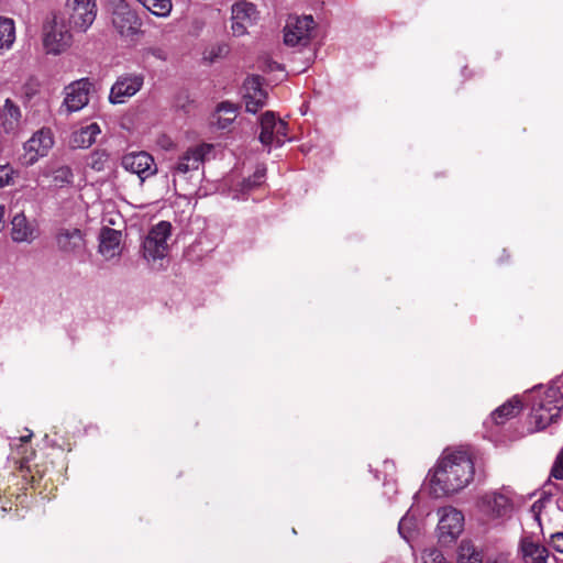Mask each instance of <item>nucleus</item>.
Wrapping results in <instances>:
<instances>
[{
	"mask_svg": "<svg viewBox=\"0 0 563 563\" xmlns=\"http://www.w3.org/2000/svg\"><path fill=\"white\" fill-rule=\"evenodd\" d=\"M474 463L463 451L445 450L433 467L430 486L435 496L459 493L472 482Z\"/></svg>",
	"mask_w": 563,
	"mask_h": 563,
	"instance_id": "1",
	"label": "nucleus"
},
{
	"mask_svg": "<svg viewBox=\"0 0 563 563\" xmlns=\"http://www.w3.org/2000/svg\"><path fill=\"white\" fill-rule=\"evenodd\" d=\"M530 422L537 431L554 422L563 409V396L558 387L539 388L536 391Z\"/></svg>",
	"mask_w": 563,
	"mask_h": 563,
	"instance_id": "2",
	"label": "nucleus"
},
{
	"mask_svg": "<svg viewBox=\"0 0 563 563\" xmlns=\"http://www.w3.org/2000/svg\"><path fill=\"white\" fill-rule=\"evenodd\" d=\"M476 507L487 520L510 517L515 508V494L506 487L486 492L478 498Z\"/></svg>",
	"mask_w": 563,
	"mask_h": 563,
	"instance_id": "3",
	"label": "nucleus"
},
{
	"mask_svg": "<svg viewBox=\"0 0 563 563\" xmlns=\"http://www.w3.org/2000/svg\"><path fill=\"white\" fill-rule=\"evenodd\" d=\"M57 251L67 260L84 262L88 254L86 233L75 227L62 228L55 235Z\"/></svg>",
	"mask_w": 563,
	"mask_h": 563,
	"instance_id": "4",
	"label": "nucleus"
},
{
	"mask_svg": "<svg viewBox=\"0 0 563 563\" xmlns=\"http://www.w3.org/2000/svg\"><path fill=\"white\" fill-rule=\"evenodd\" d=\"M43 48L46 54L59 55L73 44V34L63 19L54 16L43 26Z\"/></svg>",
	"mask_w": 563,
	"mask_h": 563,
	"instance_id": "5",
	"label": "nucleus"
},
{
	"mask_svg": "<svg viewBox=\"0 0 563 563\" xmlns=\"http://www.w3.org/2000/svg\"><path fill=\"white\" fill-rule=\"evenodd\" d=\"M170 234L172 224L167 221H161L150 230L143 242V256L148 263L155 264L167 256Z\"/></svg>",
	"mask_w": 563,
	"mask_h": 563,
	"instance_id": "6",
	"label": "nucleus"
},
{
	"mask_svg": "<svg viewBox=\"0 0 563 563\" xmlns=\"http://www.w3.org/2000/svg\"><path fill=\"white\" fill-rule=\"evenodd\" d=\"M55 144L54 133L49 128H41L23 144V153L19 157L22 166L30 167L46 157Z\"/></svg>",
	"mask_w": 563,
	"mask_h": 563,
	"instance_id": "7",
	"label": "nucleus"
},
{
	"mask_svg": "<svg viewBox=\"0 0 563 563\" xmlns=\"http://www.w3.org/2000/svg\"><path fill=\"white\" fill-rule=\"evenodd\" d=\"M111 22L125 40H134L141 32L142 22L124 0H111Z\"/></svg>",
	"mask_w": 563,
	"mask_h": 563,
	"instance_id": "8",
	"label": "nucleus"
},
{
	"mask_svg": "<svg viewBox=\"0 0 563 563\" xmlns=\"http://www.w3.org/2000/svg\"><path fill=\"white\" fill-rule=\"evenodd\" d=\"M65 10L68 26L75 32L85 33L97 16V0H66Z\"/></svg>",
	"mask_w": 563,
	"mask_h": 563,
	"instance_id": "9",
	"label": "nucleus"
},
{
	"mask_svg": "<svg viewBox=\"0 0 563 563\" xmlns=\"http://www.w3.org/2000/svg\"><path fill=\"white\" fill-rule=\"evenodd\" d=\"M438 537L442 543L456 540L464 530V515L454 507H443L438 510Z\"/></svg>",
	"mask_w": 563,
	"mask_h": 563,
	"instance_id": "10",
	"label": "nucleus"
},
{
	"mask_svg": "<svg viewBox=\"0 0 563 563\" xmlns=\"http://www.w3.org/2000/svg\"><path fill=\"white\" fill-rule=\"evenodd\" d=\"M260 126L258 140L268 151L285 143L287 123L276 118L274 112L266 111L260 119Z\"/></svg>",
	"mask_w": 563,
	"mask_h": 563,
	"instance_id": "11",
	"label": "nucleus"
},
{
	"mask_svg": "<svg viewBox=\"0 0 563 563\" xmlns=\"http://www.w3.org/2000/svg\"><path fill=\"white\" fill-rule=\"evenodd\" d=\"M144 80L145 77L142 73H124L120 75L110 89V103H124L142 89Z\"/></svg>",
	"mask_w": 563,
	"mask_h": 563,
	"instance_id": "12",
	"label": "nucleus"
},
{
	"mask_svg": "<svg viewBox=\"0 0 563 563\" xmlns=\"http://www.w3.org/2000/svg\"><path fill=\"white\" fill-rule=\"evenodd\" d=\"M260 18V12L253 2L238 0L231 5V31L234 36H243L250 26Z\"/></svg>",
	"mask_w": 563,
	"mask_h": 563,
	"instance_id": "13",
	"label": "nucleus"
},
{
	"mask_svg": "<svg viewBox=\"0 0 563 563\" xmlns=\"http://www.w3.org/2000/svg\"><path fill=\"white\" fill-rule=\"evenodd\" d=\"M314 29V21L311 15H290L284 27V41L286 45H307Z\"/></svg>",
	"mask_w": 563,
	"mask_h": 563,
	"instance_id": "14",
	"label": "nucleus"
},
{
	"mask_svg": "<svg viewBox=\"0 0 563 563\" xmlns=\"http://www.w3.org/2000/svg\"><path fill=\"white\" fill-rule=\"evenodd\" d=\"M121 165L126 172L135 174L141 183H144L157 173L154 157L143 151L125 154L121 159Z\"/></svg>",
	"mask_w": 563,
	"mask_h": 563,
	"instance_id": "15",
	"label": "nucleus"
},
{
	"mask_svg": "<svg viewBox=\"0 0 563 563\" xmlns=\"http://www.w3.org/2000/svg\"><path fill=\"white\" fill-rule=\"evenodd\" d=\"M212 148L211 144L206 143L188 148L173 167V176H185L189 172L197 170Z\"/></svg>",
	"mask_w": 563,
	"mask_h": 563,
	"instance_id": "16",
	"label": "nucleus"
},
{
	"mask_svg": "<svg viewBox=\"0 0 563 563\" xmlns=\"http://www.w3.org/2000/svg\"><path fill=\"white\" fill-rule=\"evenodd\" d=\"M91 84L82 78L68 85L65 89L64 107L68 112L81 110L89 101Z\"/></svg>",
	"mask_w": 563,
	"mask_h": 563,
	"instance_id": "17",
	"label": "nucleus"
},
{
	"mask_svg": "<svg viewBox=\"0 0 563 563\" xmlns=\"http://www.w3.org/2000/svg\"><path fill=\"white\" fill-rule=\"evenodd\" d=\"M267 100V93L258 77H251L243 85V101L247 112L256 113Z\"/></svg>",
	"mask_w": 563,
	"mask_h": 563,
	"instance_id": "18",
	"label": "nucleus"
},
{
	"mask_svg": "<svg viewBox=\"0 0 563 563\" xmlns=\"http://www.w3.org/2000/svg\"><path fill=\"white\" fill-rule=\"evenodd\" d=\"M11 236L14 242H26L31 243L34 241L37 235L38 231L36 228L35 222L29 221L24 213L20 212L16 213L12 221H11Z\"/></svg>",
	"mask_w": 563,
	"mask_h": 563,
	"instance_id": "19",
	"label": "nucleus"
},
{
	"mask_svg": "<svg viewBox=\"0 0 563 563\" xmlns=\"http://www.w3.org/2000/svg\"><path fill=\"white\" fill-rule=\"evenodd\" d=\"M121 231L103 228L99 238V253L106 260L118 257L121 253Z\"/></svg>",
	"mask_w": 563,
	"mask_h": 563,
	"instance_id": "20",
	"label": "nucleus"
},
{
	"mask_svg": "<svg viewBox=\"0 0 563 563\" xmlns=\"http://www.w3.org/2000/svg\"><path fill=\"white\" fill-rule=\"evenodd\" d=\"M521 556L525 563H547L548 549L531 538H523L520 545Z\"/></svg>",
	"mask_w": 563,
	"mask_h": 563,
	"instance_id": "21",
	"label": "nucleus"
},
{
	"mask_svg": "<svg viewBox=\"0 0 563 563\" xmlns=\"http://www.w3.org/2000/svg\"><path fill=\"white\" fill-rule=\"evenodd\" d=\"M42 175L46 178H51V181L54 184V186L59 188L69 186L74 181V174L71 168L63 164H47L43 168Z\"/></svg>",
	"mask_w": 563,
	"mask_h": 563,
	"instance_id": "22",
	"label": "nucleus"
},
{
	"mask_svg": "<svg viewBox=\"0 0 563 563\" xmlns=\"http://www.w3.org/2000/svg\"><path fill=\"white\" fill-rule=\"evenodd\" d=\"M21 117L20 108L11 99H5L0 114L3 130L7 133L15 132L20 125Z\"/></svg>",
	"mask_w": 563,
	"mask_h": 563,
	"instance_id": "23",
	"label": "nucleus"
},
{
	"mask_svg": "<svg viewBox=\"0 0 563 563\" xmlns=\"http://www.w3.org/2000/svg\"><path fill=\"white\" fill-rule=\"evenodd\" d=\"M100 132V126L97 123H91L75 131L71 135L70 143L74 147L87 148L96 142V137Z\"/></svg>",
	"mask_w": 563,
	"mask_h": 563,
	"instance_id": "24",
	"label": "nucleus"
},
{
	"mask_svg": "<svg viewBox=\"0 0 563 563\" xmlns=\"http://www.w3.org/2000/svg\"><path fill=\"white\" fill-rule=\"evenodd\" d=\"M238 107L229 101H223L217 106L213 113V123L219 129L229 128L236 119Z\"/></svg>",
	"mask_w": 563,
	"mask_h": 563,
	"instance_id": "25",
	"label": "nucleus"
},
{
	"mask_svg": "<svg viewBox=\"0 0 563 563\" xmlns=\"http://www.w3.org/2000/svg\"><path fill=\"white\" fill-rule=\"evenodd\" d=\"M522 409V404L519 398L514 397L500 407H498L493 413L492 419L496 424H503L508 419L517 416Z\"/></svg>",
	"mask_w": 563,
	"mask_h": 563,
	"instance_id": "26",
	"label": "nucleus"
},
{
	"mask_svg": "<svg viewBox=\"0 0 563 563\" xmlns=\"http://www.w3.org/2000/svg\"><path fill=\"white\" fill-rule=\"evenodd\" d=\"M420 531V523L415 515L408 511L399 521L398 532L407 542H411L417 538Z\"/></svg>",
	"mask_w": 563,
	"mask_h": 563,
	"instance_id": "27",
	"label": "nucleus"
},
{
	"mask_svg": "<svg viewBox=\"0 0 563 563\" xmlns=\"http://www.w3.org/2000/svg\"><path fill=\"white\" fill-rule=\"evenodd\" d=\"M15 41V25L12 19L0 16V54L10 49Z\"/></svg>",
	"mask_w": 563,
	"mask_h": 563,
	"instance_id": "28",
	"label": "nucleus"
},
{
	"mask_svg": "<svg viewBox=\"0 0 563 563\" xmlns=\"http://www.w3.org/2000/svg\"><path fill=\"white\" fill-rule=\"evenodd\" d=\"M456 563H483V555L470 541H462L457 549Z\"/></svg>",
	"mask_w": 563,
	"mask_h": 563,
	"instance_id": "29",
	"label": "nucleus"
},
{
	"mask_svg": "<svg viewBox=\"0 0 563 563\" xmlns=\"http://www.w3.org/2000/svg\"><path fill=\"white\" fill-rule=\"evenodd\" d=\"M151 13L159 18H166L173 9L172 0H137Z\"/></svg>",
	"mask_w": 563,
	"mask_h": 563,
	"instance_id": "30",
	"label": "nucleus"
},
{
	"mask_svg": "<svg viewBox=\"0 0 563 563\" xmlns=\"http://www.w3.org/2000/svg\"><path fill=\"white\" fill-rule=\"evenodd\" d=\"M419 563H450L443 552L437 548L424 549Z\"/></svg>",
	"mask_w": 563,
	"mask_h": 563,
	"instance_id": "31",
	"label": "nucleus"
},
{
	"mask_svg": "<svg viewBox=\"0 0 563 563\" xmlns=\"http://www.w3.org/2000/svg\"><path fill=\"white\" fill-rule=\"evenodd\" d=\"M551 503V496L543 493V495L533 503L530 512L533 519L541 526V516L547 506Z\"/></svg>",
	"mask_w": 563,
	"mask_h": 563,
	"instance_id": "32",
	"label": "nucleus"
},
{
	"mask_svg": "<svg viewBox=\"0 0 563 563\" xmlns=\"http://www.w3.org/2000/svg\"><path fill=\"white\" fill-rule=\"evenodd\" d=\"M228 54L229 46L224 43H220L211 46L208 51H206L203 58L210 63H213L217 59L225 57Z\"/></svg>",
	"mask_w": 563,
	"mask_h": 563,
	"instance_id": "33",
	"label": "nucleus"
},
{
	"mask_svg": "<svg viewBox=\"0 0 563 563\" xmlns=\"http://www.w3.org/2000/svg\"><path fill=\"white\" fill-rule=\"evenodd\" d=\"M265 175H266V168L257 167L255 173L253 174V176L243 181L242 190L249 191V190H252L253 188L262 185L265 179Z\"/></svg>",
	"mask_w": 563,
	"mask_h": 563,
	"instance_id": "34",
	"label": "nucleus"
},
{
	"mask_svg": "<svg viewBox=\"0 0 563 563\" xmlns=\"http://www.w3.org/2000/svg\"><path fill=\"white\" fill-rule=\"evenodd\" d=\"M15 170L10 164L0 165V188L13 183Z\"/></svg>",
	"mask_w": 563,
	"mask_h": 563,
	"instance_id": "35",
	"label": "nucleus"
},
{
	"mask_svg": "<svg viewBox=\"0 0 563 563\" xmlns=\"http://www.w3.org/2000/svg\"><path fill=\"white\" fill-rule=\"evenodd\" d=\"M551 476L556 479H563V448L555 457L551 470Z\"/></svg>",
	"mask_w": 563,
	"mask_h": 563,
	"instance_id": "36",
	"label": "nucleus"
},
{
	"mask_svg": "<svg viewBox=\"0 0 563 563\" xmlns=\"http://www.w3.org/2000/svg\"><path fill=\"white\" fill-rule=\"evenodd\" d=\"M102 222L106 225H120L122 222V218L119 212L115 211H104L102 214Z\"/></svg>",
	"mask_w": 563,
	"mask_h": 563,
	"instance_id": "37",
	"label": "nucleus"
},
{
	"mask_svg": "<svg viewBox=\"0 0 563 563\" xmlns=\"http://www.w3.org/2000/svg\"><path fill=\"white\" fill-rule=\"evenodd\" d=\"M550 545L555 551L563 553V530L550 536Z\"/></svg>",
	"mask_w": 563,
	"mask_h": 563,
	"instance_id": "38",
	"label": "nucleus"
},
{
	"mask_svg": "<svg viewBox=\"0 0 563 563\" xmlns=\"http://www.w3.org/2000/svg\"><path fill=\"white\" fill-rule=\"evenodd\" d=\"M104 162H107V156L97 153L92 156L91 167L96 170H102Z\"/></svg>",
	"mask_w": 563,
	"mask_h": 563,
	"instance_id": "39",
	"label": "nucleus"
},
{
	"mask_svg": "<svg viewBox=\"0 0 563 563\" xmlns=\"http://www.w3.org/2000/svg\"><path fill=\"white\" fill-rule=\"evenodd\" d=\"M4 205L0 202V231L4 228Z\"/></svg>",
	"mask_w": 563,
	"mask_h": 563,
	"instance_id": "40",
	"label": "nucleus"
},
{
	"mask_svg": "<svg viewBox=\"0 0 563 563\" xmlns=\"http://www.w3.org/2000/svg\"><path fill=\"white\" fill-rule=\"evenodd\" d=\"M389 492H396L395 484H391V483L385 484V494H388Z\"/></svg>",
	"mask_w": 563,
	"mask_h": 563,
	"instance_id": "41",
	"label": "nucleus"
},
{
	"mask_svg": "<svg viewBox=\"0 0 563 563\" xmlns=\"http://www.w3.org/2000/svg\"><path fill=\"white\" fill-rule=\"evenodd\" d=\"M30 438H31V434H27V435H25V437H21V438H20V440H21L22 442H25V441H27Z\"/></svg>",
	"mask_w": 563,
	"mask_h": 563,
	"instance_id": "42",
	"label": "nucleus"
}]
</instances>
